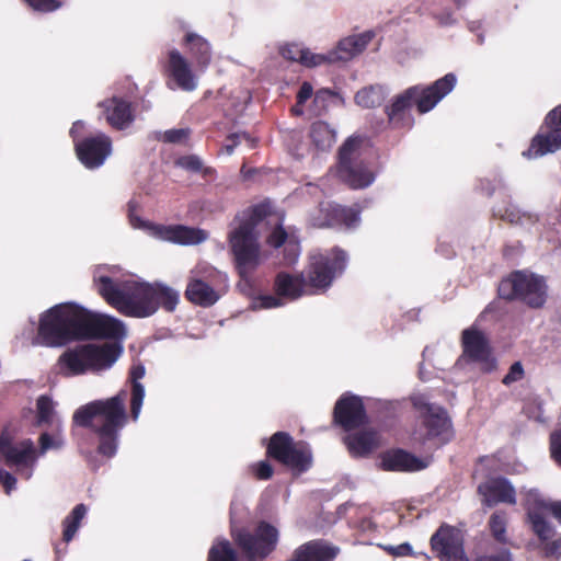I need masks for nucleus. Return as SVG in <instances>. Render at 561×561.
<instances>
[{"instance_id":"obj_1","label":"nucleus","mask_w":561,"mask_h":561,"mask_svg":"<svg viewBox=\"0 0 561 561\" xmlns=\"http://www.w3.org/2000/svg\"><path fill=\"white\" fill-rule=\"evenodd\" d=\"M93 284L99 295L119 313L133 318H148L160 307L175 310L180 294L162 283H145L121 278L117 266L100 265L93 271Z\"/></svg>"},{"instance_id":"obj_2","label":"nucleus","mask_w":561,"mask_h":561,"mask_svg":"<svg viewBox=\"0 0 561 561\" xmlns=\"http://www.w3.org/2000/svg\"><path fill=\"white\" fill-rule=\"evenodd\" d=\"M346 264L347 254L339 248L328 253H313L305 273L297 276L277 274L274 284L276 296H260L254 301V308H277L284 305L283 299L296 300L304 295L322 293L344 272Z\"/></svg>"},{"instance_id":"obj_3","label":"nucleus","mask_w":561,"mask_h":561,"mask_svg":"<svg viewBox=\"0 0 561 561\" xmlns=\"http://www.w3.org/2000/svg\"><path fill=\"white\" fill-rule=\"evenodd\" d=\"M127 390L122 389L114 397L91 401L76 410L73 423L90 427L98 436L100 455L112 458L118 448L119 432L127 423L125 402Z\"/></svg>"},{"instance_id":"obj_4","label":"nucleus","mask_w":561,"mask_h":561,"mask_svg":"<svg viewBox=\"0 0 561 561\" xmlns=\"http://www.w3.org/2000/svg\"><path fill=\"white\" fill-rule=\"evenodd\" d=\"M266 207L256 205L236 218L228 240L233 262L241 278L248 279L266 259L261 247Z\"/></svg>"},{"instance_id":"obj_5","label":"nucleus","mask_w":561,"mask_h":561,"mask_svg":"<svg viewBox=\"0 0 561 561\" xmlns=\"http://www.w3.org/2000/svg\"><path fill=\"white\" fill-rule=\"evenodd\" d=\"M77 340H82V307L64 302L41 314L37 335L32 343L60 347Z\"/></svg>"},{"instance_id":"obj_6","label":"nucleus","mask_w":561,"mask_h":561,"mask_svg":"<svg viewBox=\"0 0 561 561\" xmlns=\"http://www.w3.org/2000/svg\"><path fill=\"white\" fill-rule=\"evenodd\" d=\"M122 348L113 343L83 344L66 350L58 358L59 373L65 377L108 369L121 356Z\"/></svg>"},{"instance_id":"obj_7","label":"nucleus","mask_w":561,"mask_h":561,"mask_svg":"<svg viewBox=\"0 0 561 561\" xmlns=\"http://www.w3.org/2000/svg\"><path fill=\"white\" fill-rule=\"evenodd\" d=\"M499 294L504 299L518 298L533 308H540L546 302L547 285L541 276L517 271L500 283Z\"/></svg>"},{"instance_id":"obj_8","label":"nucleus","mask_w":561,"mask_h":561,"mask_svg":"<svg viewBox=\"0 0 561 561\" xmlns=\"http://www.w3.org/2000/svg\"><path fill=\"white\" fill-rule=\"evenodd\" d=\"M234 511L236 503L232 502L230 507L232 537L245 554L248 561H255L256 558H264L271 553L277 543L278 530L274 526L262 522L256 527L254 534L244 529L237 531L233 526Z\"/></svg>"},{"instance_id":"obj_9","label":"nucleus","mask_w":561,"mask_h":561,"mask_svg":"<svg viewBox=\"0 0 561 561\" xmlns=\"http://www.w3.org/2000/svg\"><path fill=\"white\" fill-rule=\"evenodd\" d=\"M129 222L133 228L141 229L154 239L182 245L198 244L208 238V233L203 229L182 225H160L146 221L134 213L131 203L129 204Z\"/></svg>"},{"instance_id":"obj_10","label":"nucleus","mask_w":561,"mask_h":561,"mask_svg":"<svg viewBox=\"0 0 561 561\" xmlns=\"http://www.w3.org/2000/svg\"><path fill=\"white\" fill-rule=\"evenodd\" d=\"M0 457L9 467L14 468L22 479L30 480L35 470L38 454L31 438L14 442L10 433L4 430L0 435Z\"/></svg>"},{"instance_id":"obj_11","label":"nucleus","mask_w":561,"mask_h":561,"mask_svg":"<svg viewBox=\"0 0 561 561\" xmlns=\"http://www.w3.org/2000/svg\"><path fill=\"white\" fill-rule=\"evenodd\" d=\"M359 142V138H348L339 153V176L352 188H364L374 182V174L357 159Z\"/></svg>"},{"instance_id":"obj_12","label":"nucleus","mask_w":561,"mask_h":561,"mask_svg":"<svg viewBox=\"0 0 561 561\" xmlns=\"http://www.w3.org/2000/svg\"><path fill=\"white\" fill-rule=\"evenodd\" d=\"M270 456L299 472L309 469L312 462V455L309 446L305 443H294L293 438L284 432L275 433L268 444Z\"/></svg>"},{"instance_id":"obj_13","label":"nucleus","mask_w":561,"mask_h":561,"mask_svg":"<svg viewBox=\"0 0 561 561\" xmlns=\"http://www.w3.org/2000/svg\"><path fill=\"white\" fill-rule=\"evenodd\" d=\"M413 405L421 412L425 433H419L417 439L431 440L438 439L445 443L450 436V421L445 410L440 407L430 404L423 396L412 398Z\"/></svg>"},{"instance_id":"obj_14","label":"nucleus","mask_w":561,"mask_h":561,"mask_svg":"<svg viewBox=\"0 0 561 561\" xmlns=\"http://www.w3.org/2000/svg\"><path fill=\"white\" fill-rule=\"evenodd\" d=\"M219 273L207 264H198L191 271L185 290V297L193 304L209 307L219 299V294L214 288V280Z\"/></svg>"},{"instance_id":"obj_15","label":"nucleus","mask_w":561,"mask_h":561,"mask_svg":"<svg viewBox=\"0 0 561 561\" xmlns=\"http://www.w3.org/2000/svg\"><path fill=\"white\" fill-rule=\"evenodd\" d=\"M525 508L533 531L541 540H549L554 535L553 526L548 522L551 514L548 501L537 489H529L525 492Z\"/></svg>"},{"instance_id":"obj_16","label":"nucleus","mask_w":561,"mask_h":561,"mask_svg":"<svg viewBox=\"0 0 561 561\" xmlns=\"http://www.w3.org/2000/svg\"><path fill=\"white\" fill-rule=\"evenodd\" d=\"M125 335L126 329L121 320L82 308V340L93 337L123 339Z\"/></svg>"},{"instance_id":"obj_17","label":"nucleus","mask_w":561,"mask_h":561,"mask_svg":"<svg viewBox=\"0 0 561 561\" xmlns=\"http://www.w3.org/2000/svg\"><path fill=\"white\" fill-rule=\"evenodd\" d=\"M547 131L539 133L531 141L527 151L523 154L536 158L561 148V106L552 110L546 117Z\"/></svg>"},{"instance_id":"obj_18","label":"nucleus","mask_w":561,"mask_h":561,"mask_svg":"<svg viewBox=\"0 0 561 561\" xmlns=\"http://www.w3.org/2000/svg\"><path fill=\"white\" fill-rule=\"evenodd\" d=\"M431 545L443 561H469L465 554L462 535L453 526H440L432 536Z\"/></svg>"},{"instance_id":"obj_19","label":"nucleus","mask_w":561,"mask_h":561,"mask_svg":"<svg viewBox=\"0 0 561 561\" xmlns=\"http://www.w3.org/2000/svg\"><path fill=\"white\" fill-rule=\"evenodd\" d=\"M78 159L88 169L101 167L112 152L110 137L98 134L75 144Z\"/></svg>"},{"instance_id":"obj_20","label":"nucleus","mask_w":561,"mask_h":561,"mask_svg":"<svg viewBox=\"0 0 561 561\" xmlns=\"http://www.w3.org/2000/svg\"><path fill=\"white\" fill-rule=\"evenodd\" d=\"M309 221L311 226L323 228L336 225H344L346 228H354L358 221V213L343 208L332 203H320L319 207L310 214Z\"/></svg>"},{"instance_id":"obj_21","label":"nucleus","mask_w":561,"mask_h":561,"mask_svg":"<svg viewBox=\"0 0 561 561\" xmlns=\"http://www.w3.org/2000/svg\"><path fill=\"white\" fill-rule=\"evenodd\" d=\"M456 82V76L447 73L431 85H414L413 88H416L414 104L417 111L423 114L433 110L444 96L451 92Z\"/></svg>"},{"instance_id":"obj_22","label":"nucleus","mask_w":561,"mask_h":561,"mask_svg":"<svg viewBox=\"0 0 561 561\" xmlns=\"http://www.w3.org/2000/svg\"><path fill=\"white\" fill-rule=\"evenodd\" d=\"M463 353L472 360L479 362L484 371H492L496 367L495 358L491 355L488 341L482 332L476 328L462 332Z\"/></svg>"},{"instance_id":"obj_23","label":"nucleus","mask_w":561,"mask_h":561,"mask_svg":"<svg viewBox=\"0 0 561 561\" xmlns=\"http://www.w3.org/2000/svg\"><path fill=\"white\" fill-rule=\"evenodd\" d=\"M478 492L488 506H494L499 503L516 504L515 488L506 478H491L479 485Z\"/></svg>"},{"instance_id":"obj_24","label":"nucleus","mask_w":561,"mask_h":561,"mask_svg":"<svg viewBox=\"0 0 561 561\" xmlns=\"http://www.w3.org/2000/svg\"><path fill=\"white\" fill-rule=\"evenodd\" d=\"M334 419L347 431L364 424L366 414L362 400L355 396L342 397L335 404Z\"/></svg>"},{"instance_id":"obj_25","label":"nucleus","mask_w":561,"mask_h":561,"mask_svg":"<svg viewBox=\"0 0 561 561\" xmlns=\"http://www.w3.org/2000/svg\"><path fill=\"white\" fill-rule=\"evenodd\" d=\"M168 70L176 85L183 91H194L197 88V78L188 60L176 49L169 51Z\"/></svg>"},{"instance_id":"obj_26","label":"nucleus","mask_w":561,"mask_h":561,"mask_svg":"<svg viewBox=\"0 0 561 561\" xmlns=\"http://www.w3.org/2000/svg\"><path fill=\"white\" fill-rule=\"evenodd\" d=\"M100 106L103 108L107 123L114 128H126L134 121L129 103L122 99L112 98L105 100Z\"/></svg>"},{"instance_id":"obj_27","label":"nucleus","mask_w":561,"mask_h":561,"mask_svg":"<svg viewBox=\"0 0 561 561\" xmlns=\"http://www.w3.org/2000/svg\"><path fill=\"white\" fill-rule=\"evenodd\" d=\"M371 32L352 35L341 39L335 49L332 50L334 60L346 61L360 54L373 39Z\"/></svg>"},{"instance_id":"obj_28","label":"nucleus","mask_w":561,"mask_h":561,"mask_svg":"<svg viewBox=\"0 0 561 561\" xmlns=\"http://www.w3.org/2000/svg\"><path fill=\"white\" fill-rule=\"evenodd\" d=\"M380 466L390 471H415L425 468L427 463L409 453L394 450L382 455Z\"/></svg>"},{"instance_id":"obj_29","label":"nucleus","mask_w":561,"mask_h":561,"mask_svg":"<svg viewBox=\"0 0 561 561\" xmlns=\"http://www.w3.org/2000/svg\"><path fill=\"white\" fill-rule=\"evenodd\" d=\"M415 92L416 88H409L394 98L392 104L387 108V115L392 125H410V117L407 116V113L414 103Z\"/></svg>"},{"instance_id":"obj_30","label":"nucleus","mask_w":561,"mask_h":561,"mask_svg":"<svg viewBox=\"0 0 561 561\" xmlns=\"http://www.w3.org/2000/svg\"><path fill=\"white\" fill-rule=\"evenodd\" d=\"M345 444L353 456L363 457L379 446V437L376 432H360L347 435Z\"/></svg>"},{"instance_id":"obj_31","label":"nucleus","mask_w":561,"mask_h":561,"mask_svg":"<svg viewBox=\"0 0 561 561\" xmlns=\"http://www.w3.org/2000/svg\"><path fill=\"white\" fill-rule=\"evenodd\" d=\"M185 43L190 45V50L195 58L197 70L204 71L211 59L208 42L195 33H187L185 35Z\"/></svg>"},{"instance_id":"obj_32","label":"nucleus","mask_w":561,"mask_h":561,"mask_svg":"<svg viewBox=\"0 0 561 561\" xmlns=\"http://www.w3.org/2000/svg\"><path fill=\"white\" fill-rule=\"evenodd\" d=\"M145 375V368L142 366L134 367L130 371L131 390H130V413L134 421H137L141 411L145 388L139 382Z\"/></svg>"},{"instance_id":"obj_33","label":"nucleus","mask_w":561,"mask_h":561,"mask_svg":"<svg viewBox=\"0 0 561 561\" xmlns=\"http://www.w3.org/2000/svg\"><path fill=\"white\" fill-rule=\"evenodd\" d=\"M335 130L325 122H314L310 127V139L320 150L330 149L335 142Z\"/></svg>"},{"instance_id":"obj_34","label":"nucleus","mask_w":561,"mask_h":561,"mask_svg":"<svg viewBox=\"0 0 561 561\" xmlns=\"http://www.w3.org/2000/svg\"><path fill=\"white\" fill-rule=\"evenodd\" d=\"M88 508L84 504L76 505L72 511L62 520V539L65 542H69L76 536L82 519L85 517Z\"/></svg>"},{"instance_id":"obj_35","label":"nucleus","mask_w":561,"mask_h":561,"mask_svg":"<svg viewBox=\"0 0 561 561\" xmlns=\"http://www.w3.org/2000/svg\"><path fill=\"white\" fill-rule=\"evenodd\" d=\"M38 457L45 455L49 450L61 449L65 446L61 422H57V425L54 426L53 433L43 432L38 437Z\"/></svg>"},{"instance_id":"obj_36","label":"nucleus","mask_w":561,"mask_h":561,"mask_svg":"<svg viewBox=\"0 0 561 561\" xmlns=\"http://www.w3.org/2000/svg\"><path fill=\"white\" fill-rule=\"evenodd\" d=\"M60 420L55 411V402L48 396H41L36 402V424L56 426Z\"/></svg>"},{"instance_id":"obj_37","label":"nucleus","mask_w":561,"mask_h":561,"mask_svg":"<svg viewBox=\"0 0 561 561\" xmlns=\"http://www.w3.org/2000/svg\"><path fill=\"white\" fill-rule=\"evenodd\" d=\"M386 96V90L381 85H371L358 91L355 95L356 103L366 108L378 106Z\"/></svg>"},{"instance_id":"obj_38","label":"nucleus","mask_w":561,"mask_h":561,"mask_svg":"<svg viewBox=\"0 0 561 561\" xmlns=\"http://www.w3.org/2000/svg\"><path fill=\"white\" fill-rule=\"evenodd\" d=\"M494 214L512 224L525 225L535 222L537 220L536 215L527 211H522L517 206L513 204H510L507 207L495 208Z\"/></svg>"},{"instance_id":"obj_39","label":"nucleus","mask_w":561,"mask_h":561,"mask_svg":"<svg viewBox=\"0 0 561 561\" xmlns=\"http://www.w3.org/2000/svg\"><path fill=\"white\" fill-rule=\"evenodd\" d=\"M175 165L190 172L198 173L204 176L211 175L214 170L204 164V161L196 154H185L175 160Z\"/></svg>"},{"instance_id":"obj_40","label":"nucleus","mask_w":561,"mask_h":561,"mask_svg":"<svg viewBox=\"0 0 561 561\" xmlns=\"http://www.w3.org/2000/svg\"><path fill=\"white\" fill-rule=\"evenodd\" d=\"M208 561H239L236 550L228 540L215 542L208 553Z\"/></svg>"},{"instance_id":"obj_41","label":"nucleus","mask_w":561,"mask_h":561,"mask_svg":"<svg viewBox=\"0 0 561 561\" xmlns=\"http://www.w3.org/2000/svg\"><path fill=\"white\" fill-rule=\"evenodd\" d=\"M335 56L332 50L328 54H314L311 50L304 48L302 54L300 55L299 62L306 67H318L324 64H333Z\"/></svg>"},{"instance_id":"obj_42","label":"nucleus","mask_w":561,"mask_h":561,"mask_svg":"<svg viewBox=\"0 0 561 561\" xmlns=\"http://www.w3.org/2000/svg\"><path fill=\"white\" fill-rule=\"evenodd\" d=\"M490 528L493 536L499 541H505L506 516L504 513L496 512L490 517Z\"/></svg>"},{"instance_id":"obj_43","label":"nucleus","mask_w":561,"mask_h":561,"mask_svg":"<svg viewBox=\"0 0 561 561\" xmlns=\"http://www.w3.org/2000/svg\"><path fill=\"white\" fill-rule=\"evenodd\" d=\"M31 8L41 12H51L61 7L60 0H24Z\"/></svg>"},{"instance_id":"obj_44","label":"nucleus","mask_w":561,"mask_h":561,"mask_svg":"<svg viewBox=\"0 0 561 561\" xmlns=\"http://www.w3.org/2000/svg\"><path fill=\"white\" fill-rule=\"evenodd\" d=\"M524 367L520 362H515L511 367L508 373L502 379V382L505 386H510L514 382H517L524 378Z\"/></svg>"},{"instance_id":"obj_45","label":"nucleus","mask_w":561,"mask_h":561,"mask_svg":"<svg viewBox=\"0 0 561 561\" xmlns=\"http://www.w3.org/2000/svg\"><path fill=\"white\" fill-rule=\"evenodd\" d=\"M302 50L304 48L298 44H287L280 47L279 53L285 59L299 62Z\"/></svg>"},{"instance_id":"obj_46","label":"nucleus","mask_w":561,"mask_h":561,"mask_svg":"<svg viewBox=\"0 0 561 561\" xmlns=\"http://www.w3.org/2000/svg\"><path fill=\"white\" fill-rule=\"evenodd\" d=\"M550 451L553 460L561 467V431L551 434Z\"/></svg>"},{"instance_id":"obj_47","label":"nucleus","mask_w":561,"mask_h":561,"mask_svg":"<svg viewBox=\"0 0 561 561\" xmlns=\"http://www.w3.org/2000/svg\"><path fill=\"white\" fill-rule=\"evenodd\" d=\"M188 136V129H169L162 135V140L165 142L178 144L185 140Z\"/></svg>"},{"instance_id":"obj_48","label":"nucleus","mask_w":561,"mask_h":561,"mask_svg":"<svg viewBox=\"0 0 561 561\" xmlns=\"http://www.w3.org/2000/svg\"><path fill=\"white\" fill-rule=\"evenodd\" d=\"M286 242H288L287 233L280 226L275 228L267 237V243L274 248H278L284 243L286 244Z\"/></svg>"},{"instance_id":"obj_49","label":"nucleus","mask_w":561,"mask_h":561,"mask_svg":"<svg viewBox=\"0 0 561 561\" xmlns=\"http://www.w3.org/2000/svg\"><path fill=\"white\" fill-rule=\"evenodd\" d=\"M285 252L286 264H294L298 260L300 253L299 244L294 240H288V242H286Z\"/></svg>"},{"instance_id":"obj_50","label":"nucleus","mask_w":561,"mask_h":561,"mask_svg":"<svg viewBox=\"0 0 561 561\" xmlns=\"http://www.w3.org/2000/svg\"><path fill=\"white\" fill-rule=\"evenodd\" d=\"M252 471L257 479L267 480L273 474L271 465L266 461H260L252 466Z\"/></svg>"},{"instance_id":"obj_51","label":"nucleus","mask_w":561,"mask_h":561,"mask_svg":"<svg viewBox=\"0 0 561 561\" xmlns=\"http://www.w3.org/2000/svg\"><path fill=\"white\" fill-rule=\"evenodd\" d=\"M0 483L5 490L7 494H10L16 486V478L4 469H0Z\"/></svg>"},{"instance_id":"obj_52","label":"nucleus","mask_w":561,"mask_h":561,"mask_svg":"<svg viewBox=\"0 0 561 561\" xmlns=\"http://www.w3.org/2000/svg\"><path fill=\"white\" fill-rule=\"evenodd\" d=\"M385 550L394 557H404V556H411L413 553L412 547L410 543L404 542L398 546H387L385 547Z\"/></svg>"},{"instance_id":"obj_53","label":"nucleus","mask_w":561,"mask_h":561,"mask_svg":"<svg viewBox=\"0 0 561 561\" xmlns=\"http://www.w3.org/2000/svg\"><path fill=\"white\" fill-rule=\"evenodd\" d=\"M243 140H250V137L244 133L230 135L228 137V142L224 147L226 152L228 154H231L233 152L234 147L242 142Z\"/></svg>"},{"instance_id":"obj_54","label":"nucleus","mask_w":561,"mask_h":561,"mask_svg":"<svg viewBox=\"0 0 561 561\" xmlns=\"http://www.w3.org/2000/svg\"><path fill=\"white\" fill-rule=\"evenodd\" d=\"M313 89L309 82H304L298 91L297 101L298 105H302L312 95Z\"/></svg>"},{"instance_id":"obj_55","label":"nucleus","mask_w":561,"mask_h":561,"mask_svg":"<svg viewBox=\"0 0 561 561\" xmlns=\"http://www.w3.org/2000/svg\"><path fill=\"white\" fill-rule=\"evenodd\" d=\"M477 561H511V553L503 549L497 554H489L479 558Z\"/></svg>"},{"instance_id":"obj_56","label":"nucleus","mask_w":561,"mask_h":561,"mask_svg":"<svg viewBox=\"0 0 561 561\" xmlns=\"http://www.w3.org/2000/svg\"><path fill=\"white\" fill-rule=\"evenodd\" d=\"M548 506L551 514L561 523V502H549Z\"/></svg>"},{"instance_id":"obj_57","label":"nucleus","mask_w":561,"mask_h":561,"mask_svg":"<svg viewBox=\"0 0 561 561\" xmlns=\"http://www.w3.org/2000/svg\"><path fill=\"white\" fill-rule=\"evenodd\" d=\"M83 127H84V123L81 121H77L76 123H73V125L70 129V135L75 140Z\"/></svg>"},{"instance_id":"obj_58","label":"nucleus","mask_w":561,"mask_h":561,"mask_svg":"<svg viewBox=\"0 0 561 561\" xmlns=\"http://www.w3.org/2000/svg\"><path fill=\"white\" fill-rule=\"evenodd\" d=\"M549 552L551 554H561V545H557V540H554L549 548Z\"/></svg>"},{"instance_id":"obj_59","label":"nucleus","mask_w":561,"mask_h":561,"mask_svg":"<svg viewBox=\"0 0 561 561\" xmlns=\"http://www.w3.org/2000/svg\"><path fill=\"white\" fill-rule=\"evenodd\" d=\"M331 92L329 90H321L316 94V101L323 99L325 95H330Z\"/></svg>"},{"instance_id":"obj_60","label":"nucleus","mask_w":561,"mask_h":561,"mask_svg":"<svg viewBox=\"0 0 561 561\" xmlns=\"http://www.w3.org/2000/svg\"><path fill=\"white\" fill-rule=\"evenodd\" d=\"M301 105H298V103L291 108V111L294 112V114L296 115H301L302 114V110L300 107Z\"/></svg>"},{"instance_id":"obj_61","label":"nucleus","mask_w":561,"mask_h":561,"mask_svg":"<svg viewBox=\"0 0 561 561\" xmlns=\"http://www.w3.org/2000/svg\"><path fill=\"white\" fill-rule=\"evenodd\" d=\"M24 561H30V560H24Z\"/></svg>"}]
</instances>
